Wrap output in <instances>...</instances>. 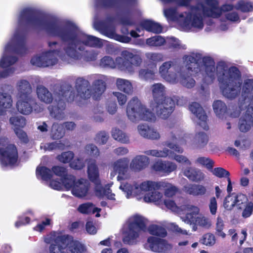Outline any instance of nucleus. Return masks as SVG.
Wrapping results in <instances>:
<instances>
[{
	"mask_svg": "<svg viewBox=\"0 0 253 253\" xmlns=\"http://www.w3.org/2000/svg\"><path fill=\"white\" fill-rule=\"evenodd\" d=\"M18 26L9 41L5 44L2 56L0 60V80L11 76L15 69L12 65L17 58L14 53L23 54L26 47L24 44L25 34L21 27L28 25L35 29L44 30L51 36L59 37L64 42L63 50H58V43L48 42L50 50L33 56L31 63L38 67H46L57 63V56L63 61L71 63L79 59L80 53L85 46L101 47L104 41L96 37L80 32L73 24H60L50 22L42 16L35 14L31 8H25L19 12L17 18Z\"/></svg>",
	"mask_w": 253,
	"mask_h": 253,
	"instance_id": "obj_1",
	"label": "nucleus"
},
{
	"mask_svg": "<svg viewBox=\"0 0 253 253\" xmlns=\"http://www.w3.org/2000/svg\"><path fill=\"white\" fill-rule=\"evenodd\" d=\"M185 66H182L177 83H180L187 88H192L195 84V80L191 78L188 71L201 75L204 84H211L216 75L220 84L223 95L226 98L233 99L239 94L242 79L239 70L235 67L228 68L224 62H219L215 68L212 58L204 56L199 53H193L183 58Z\"/></svg>",
	"mask_w": 253,
	"mask_h": 253,
	"instance_id": "obj_2",
	"label": "nucleus"
},
{
	"mask_svg": "<svg viewBox=\"0 0 253 253\" xmlns=\"http://www.w3.org/2000/svg\"><path fill=\"white\" fill-rule=\"evenodd\" d=\"M205 4H199L190 10L178 13L175 8H167L164 10L165 16L169 21L176 22L184 31H199L204 27L203 16L216 18L223 11L233 9L234 6L226 4L219 8L216 0H204Z\"/></svg>",
	"mask_w": 253,
	"mask_h": 253,
	"instance_id": "obj_3",
	"label": "nucleus"
},
{
	"mask_svg": "<svg viewBox=\"0 0 253 253\" xmlns=\"http://www.w3.org/2000/svg\"><path fill=\"white\" fill-rule=\"evenodd\" d=\"M189 137V134H185L183 131L178 127L173 128L168 135V139L164 143V145L169 147H164L162 149H149L145 151L144 154L147 156L154 157L173 159L179 164L185 166H190L192 165L191 161L186 156L178 155L175 152L181 154L183 149L180 147L177 143L180 145L186 144V139Z\"/></svg>",
	"mask_w": 253,
	"mask_h": 253,
	"instance_id": "obj_4",
	"label": "nucleus"
},
{
	"mask_svg": "<svg viewBox=\"0 0 253 253\" xmlns=\"http://www.w3.org/2000/svg\"><path fill=\"white\" fill-rule=\"evenodd\" d=\"M241 96L239 100L241 110L248 109L244 116L240 119L239 128L241 131L246 132L253 127V80L246 79L241 86Z\"/></svg>",
	"mask_w": 253,
	"mask_h": 253,
	"instance_id": "obj_5",
	"label": "nucleus"
},
{
	"mask_svg": "<svg viewBox=\"0 0 253 253\" xmlns=\"http://www.w3.org/2000/svg\"><path fill=\"white\" fill-rule=\"evenodd\" d=\"M135 53L134 50L123 51L121 57L116 58L115 61L110 56H104L100 60V66L106 68L118 67L121 70L133 74L135 68L140 66L142 62L141 57Z\"/></svg>",
	"mask_w": 253,
	"mask_h": 253,
	"instance_id": "obj_6",
	"label": "nucleus"
},
{
	"mask_svg": "<svg viewBox=\"0 0 253 253\" xmlns=\"http://www.w3.org/2000/svg\"><path fill=\"white\" fill-rule=\"evenodd\" d=\"M150 91L156 105L155 111L157 115L162 119H167L174 109V101L171 98L166 96L167 88L162 83L151 85Z\"/></svg>",
	"mask_w": 253,
	"mask_h": 253,
	"instance_id": "obj_7",
	"label": "nucleus"
},
{
	"mask_svg": "<svg viewBox=\"0 0 253 253\" xmlns=\"http://www.w3.org/2000/svg\"><path fill=\"white\" fill-rule=\"evenodd\" d=\"M75 99V93L72 90V86L70 84L63 85L59 89V92L55 93L54 99L57 106L48 107L50 116L58 120H63L65 118V101L71 102Z\"/></svg>",
	"mask_w": 253,
	"mask_h": 253,
	"instance_id": "obj_8",
	"label": "nucleus"
},
{
	"mask_svg": "<svg viewBox=\"0 0 253 253\" xmlns=\"http://www.w3.org/2000/svg\"><path fill=\"white\" fill-rule=\"evenodd\" d=\"M126 112L128 119L133 123L140 121H153L155 118L154 113L136 97L129 101Z\"/></svg>",
	"mask_w": 253,
	"mask_h": 253,
	"instance_id": "obj_9",
	"label": "nucleus"
},
{
	"mask_svg": "<svg viewBox=\"0 0 253 253\" xmlns=\"http://www.w3.org/2000/svg\"><path fill=\"white\" fill-rule=\"evenodd\" d=\"M87 173L88 179L95 185V193L99 198L106 197L111 200H115V194L106 187H104L99 178V169L95 160H87Z\"/></svg>",
	"mask_w": 253,
	"mask_h": 253,
	"instance_id": "obj_10",
	"label": "nucleus"
},
{
	"mask_svg": "<svg viewBox=\"0 0 253 253\" xmlns=\"http://www.w3.org/2000/svg\"><path fill=\"white\" fill-rule=\"evenodd\" d=\"M145 228L144 219L139 215L130 216L124 225L123 229V240L125 244H132Z\"/></svg>",
	"mask_w": 253,
	"mask_h": 253,
	"instance_id": "obj_11",
	"label": "nucleus"
},
{
	"mask_svg": "<svg viewBox=\"0 0 253 253\" xmlns=\"http://www.w3.org/2000/svg\"><path fill=\"white\" fill-rule=\"evenodd\" d=\"M54 243L50 247V253H83L85 251L84 246L78 241L73 240L70 237L66 236H58L52 239Z\"/></svg>",
	"mask_w": 253,
	"mask_h": 253,
	"instance_id": "obj_12",
	"label": "nucleus"
},
{
	"mask_svg": "<svg viewBox=\"0 0 253 253\" xmlns=\"http://www.w3.org/2000/svg\"><path fill=\"white\" fill-rule=\"evenodd\" d=\"M7 144V139L0 138V162L2 167L14 165L17 162L18 154L15 146L13 144Z\"/></svg>",
	"mask_w": 253,
	"mask_h": 253,
	"instance_id": "obj_13",
	"label": "nucleus"
},
{
	"mask_svg": "<svg viewBox=\"0 0 253 253\" xmlns=\"http://www.w3.org/2000/svg\"><path fill=\"white\" fill-rule=\"evenodd\" d=\"M110 170L111 178L113 179L118 174V181L128 179L132 175L129 160L126 158H121L113 162L111 165Z\"/></svg>",
	"mask_w": 253,
	"mask_h": 253,
	"instance_id": "obj_14",
	"label": "nucleus"
},
{
	"mask_svg": "<svg viewBox=\"0 0 253 253\" xmlns=\"http://www.w3.org/2000/svg\"><path fill=\"white\" fill-rule=\"evenodd\" d=\"M181 68L182 66L176 65L173 61H166L160 66L159 74L166 81L175 84L177 83Z\"/></svg>",
	"mask_w": 253,
	"mask_h": 253,
	"instance_id": "obj_15",
	"label": "nucleus"
},
{
	"mask_svg": "<svg viewBox=\"0 0 253 253\" xmlns=\"http://www.w3.org/2000/svg\"><path fill=\"white\" fill-rule=\"evenodd\" d=\"M16 108L17 111L23 115H30L33 111L41 113L43 111V106L37 103L33 96L17 98Z\"/></svg>",
	"mask_w": 253,
	"mask_h": 253,
	"instance_id": "obj_16",
	"label": "nucleus"
},
{
	"mask_svg": "<svg viewBox=\"0 0 253 253\" xmlns=\"http://www.w3.org/2000/svg\"><path fill=\"white\" fill-rule=\"evenodd\" d=\"M149 183L150 180L143 181L140 184L123 182L121 184L120 188L126 194L127 198L136 197L140 199L142 191H149Z\"/></svg>",
	"mask_w": 253,
	"mask_h": 253,
	"instance_id": "obj_17",
	"label": "nucleus"
},
{
	"mask_svg": "<svg viewBox=\"0 0 253 253\" xmlns=\"http://www.w3.org/2000/svg\"><path fill=\"white\" fill-rule=\"evenodd\" d=\"M177 164L170 161L159 160L151 166V169L156 173L163 175H168L176 170Z\"/></svg>",
	"mask_w": 253,
	"mask_h": 253,
	"instance_id": "obj_18",
	"label": "nucleus"
},
{
	"mask_svg": "<svg viewBox=\"0 0 253 253\" xmlns=\"http://www.w3.org/2000/svg\"><path fill=\"white\" fill-rule=\"evenodd\" d=\"M152 189H163L164 190L163 195L167 198L172 197L178 192V188L175 186L166 181L150 180L149 191Z\"/></svg>",
	"mask_w": 253,
	"mask_h": 253,
	"instance_id": "obj_19",
	"label": "nucleus"
},
{
	"mask_svg": "<svg viewBox=\"0 0 253 253\" xmlns=\"http://www.w3.org/2000/svg\"><path fill=\"white\" fill-rule=\"evenodd\" d=\"M107 77L103 75H96L91 85V95L95 99H98L106 90Z\"/></svg>",
	"mask_w": 253,
	"mask_h": 253,
	"instance_id": "obj_20",
	"label": "nucleus"
},
{
	"mask_svg": "<svg viewBox=\"0 0 253 253\" xmlns=\"http://www.w3.org/2000/svg\"><path fill=\"white\" fill-rule=\"evenodd\" d=\"M145 248L154 252H163L171 248L170 245L166 242L155 237H150L147 239L144 245Z\"/></svg>",
	"mask_w": 253,
	"mask_h": 253,
	"instance_id": "obj_21",
	"label": "nucleus"
},
{
	"mask_svg": "<svg viewBox=\"0 0 253 253\" xmlns=\"http://www.w3.org/2000/svg\"><path fill=\"white\" fill-rule=\"evenodd\" d=\"M90 183L88 181L84 178H80L77 180L73 185L71 193L74 196L84 198L89 194Z\"/></svg>",
	"mask_w": 253,
	"mask_h": 253,
	"instance_id": "obj_22",
	"label": "nucleus"
},
{
	"mask_svg": "<svg viewBox=\"0 0 253 253\" xmlns=\"http://www.w3.org/2000/svg\"><path fill=\"white\" fill-rule=\"evenodd\" d=\"M75 87L78 95L83 99L89 98L91 96V88L89 82L83 77L76 79Z\"/></svg>",
	"mask_w": 253,
	"mask_h": 253,
	"instance_id": "obj_23",
	"label": "nucleus"
},
{
	"mask_svg": "<svg viewBox=\"0 0 253 253\" xmlns=\"http://www.w3.org/2000/svg\"><path fill=\"white\" fill-rule=\"evenodd\" d=\"M150 159L146 155H139L134 157L129 163L132 172H139L145 169L149 165Z\"/></svg>",
	"mask_w": 253,
	"mask_h": 253,
	"instance_id": "obj_24",
	"label": "nucleus"
},
{
	"mask_svg": "<svg viewBox=\"0 0 253 253\" xmlns=\"http://www.w3.org/2000/svg\"><path fill=\"white\" fill-rule=\"evenodd\" d=\"M189 110L195 116L196 121L204 129L207 128V116L201 106L197 102H193L189 106Z\"/></svg>",
	"mask_w": 253,
	"mask_h": 253,
	"instance_id": "obj_25",
	"label": "nucleus"
},
{
	"mask_svg": "<svg viewBox=\"0 0 253 253\" xmlns=\"http://www.w3.org/2000/svg\"><path fill=\"white\" fill-rule=\"evenodd\" d=\"M16 98L33 96L32 88L30 83L26 80L18 81L15 85Z\"/></svg>",
	"mask_w": 253,
	"mask_h": 253,
	"instance_id": "obj_26",
	"label": "nucleus"
},
{
	"mask_svg": "<svg viewBox=\"0 0 253 253\" xmlns=\"http://www.w3.org/2000/svg\"><path fill=\"white\" fill-rule=\"evenodd\" d=\"M152 189L147 191L143 197V201L148 203H152L160 207L163 206V193L157 190Z\"/></svg>",
	"mask_w": 253,
	"mask_h": 253,
	"instance_id": "obj_27",
	"label": "nucleus"
},
{
	"mask_svg": "<svg viewBox=\"0 0 253 253\" xmlns=\"http://www.w3.org/2000/svg\"><path fill=\"white\" fill-rule=\"evenodd\" d=\"M187 213L184 217L181 219L183 222L187 224L193 225L195 226V223L197 222L200 214V209L199 207L193 205H188L186 207Z\"/></svg>",
	"mask_w": 253,
	"mask_h": 253,
	"instance_id": "obj_28",
	"label": "nucleus"
},
{
	"mask_svg": "<svg viewBox=\"0 0 253 253\" xmlns=\"http://www.w3.org/2000/svg\"><path fill=\"white\" fill-rule=\"evenodd\" d=\"M183 173L189 180L196 182L203 181L206 177L205 173L201 170L191 167L183 169Z\"/></svg>",
	"mask_w": 253,
	"mask_h": 253,
	"instance_id": "obj_29",
	"label": "nucleus"
},
{
	"mask_svg": "<svg viewBox=\"0 0 253 253\" xmlns=\"http://www.w3.org/2000/svg\"><path fill=\"white\" fill-rule=\"evenodd\" d=\"M36 93L39 100L45 104H50L53 100L51 92L46 87L42 85L37 86Z\"/></svg>",
	"mask_w": 253,
	"mask_h": 253,
	"instance_id": "obj_30",
	"label": "nucleus"
},
{
	"mask_svg": "<svg viewBox=\"0 0 253 253\" xmlns=\"http://www.w3.org/2000/svg\"><path fill=\"white\" fill-rule=\"evenodd\" d=\"M183 190L186 193L194 196L204 195L207 192L206 187L201 184H188L184 186Z\"/></svg>",
	"mask_w": 253,
	"mask_h": 253,
	"instance_id": "obj_31",
	"label": "nucleus"
},
{
	"mask_svg": "<svg viewBox=\"0 0 253 253\" xmlns=\"http://www.w3.org/2000/svg\"><path fill=\"white\" fill-rule=\"evenodd\" d=\"M142 29L152 32L154 33H159L162 31V26L158 23L150 20L142 21L140 23Z\"/></svg>",
	"mask_w": 253,
	"mask_h": 253,
	"instance_id": "obj_32",
	"label": "nucleus"
},
{
	"mask_svg": "<svg viewBox=\"0 0 253 253\" xmlns=\"http://www.w3.org/2000/svg\"><path fill=\"white\" fill-rule=\"evenodd\" d=\"M117 88L125 93L130 95L133 92V87L131 82L128 80L118 78L116 80Z\"/></svg>",
	"mask_w": 253,
	"mask_h": 253,
	"instance_id": "obj_33",
	"label": "nucleus"
},
{
	"mask_svg": "<svg viewBox=\"0 0 253 253\" xmlns=\"http://www.w3.org/2000/svg\"><path fill=\"white\" fill-rule=\"evenodd\" d=\"M192 141L193 144L195 147L202 148L207 144L209 138L205 132H200L195 135Z\"/></svg>",
	"mask_w": 253,
	"mask_h": 253,
	"instance_id": "obj_34",
	"label": "nucleus"
},
{
	"mask_svg": "<svg viewBox=\"0 0 253 253\" xmlns=\"http://www.w3.org/2000/svg\"><path fill=\"white\" fill-rule=\"evenodd\" d=\"M12 105L13 99L11 94L7 92H0V106L4 112L11 108Z\"/></svg>",
	"mask_w": 253,
	"mask_h": 253,
	"instance_id": "obj_35",
	"label": "nucleus"
},
{
	"mask_svg": "<svg viewBox=\"0 0 253 253\" xmlns=\"http://www.w3.org/2000/svg\"><path fill=\"white\" fill-rule=\"evenodd\" d=\"M111 134L114 139L121 143H128L129 142V136L125 132L119 128H113Z\"/></svg>",
	"mask_w": 253,
	"mask_h": 253,
	"instance_id": "obj_36",
	"label": "nucleus"
},
{
	"mask_svg": "<svg viewBox=\"0 0 253 253\" xmlns=\"http://www.w3.org/2000/svg\"><path fill=\"white\" fill-rule=\"evenodd\" d=\"M10 124L13 130L23 128L26 125V119L21 116H14L9 119Z\"/></svg>",
	"mask_w": 253,
	"mask_h": 253,
	"instance_id": "obj_37",
	"label": "nucleus"
},
{
	"mask_svg": "<svg viewBox=\"0 0 253 253\" xmlns=\"http://www.w3.org/2000/svg\"><path fill=\"white\" fill-rule=\"evenodd\" d=\"M65 135L63 126L61 124L54 123L51 127L50 136L53 139H60Z\"/></svg>",
	"mask_w": 253,
	"mask_h": 253,
	"instance_id": "obj_38",
	"label": "nucleus"
},
{
	"mask_svg": "<svg viewBox=\"0 0 253 253\" xmlns=\"http://www.w3.org/2000/svg\"><path fill=\"white\" fill-rule=\"evenodd\" d=\"M156 73V66L155 65L154 69H141L139 70L138 72V77L141 80L144 81L154 80L155 79Z\"/></svg>",
	"mask_w": 253,
	"mask_h": 253,
	"instance_id": "obj_39",
	"label": "nucleus"
},
{
	"mask_svg": "<svg viewBox=\"0 0 253 253\" xmlns=\"http://www.w3.org/2000/svg\"><path fill=\"white\" fill-rule=\"evenodd\" d=\"M36 175L39 179L47 180L52 177V171L45 167L39 166L36 169Z\"/></svg>",
	"mask_w": 253,
	"mask_h": 253,
	"instance_id": "obj_40",
	"label": "nucleus"
},
{
	"mask_svg": "<svg viewBox=\"0 0 253 253\" xmlns=\"http://www.w3.org/2000/svg\"><path fill=\"white\" fill-rule=\"evenodd\" d=\"M78 210L83 213H94L97 212V213L96 214V216H100V214L98 212L100 211V209L95 208L93 205L90 203H87L80 205L78 208Z\"/></svg>",
	"mask_w": 253,
	"mask_h": 253,
	"instance_id": "obj_41",
	"label": "nucleus"
},
{
	"mask_svg": "<svg viewBox=\"0 0 253 253\" xmlns=\"http://www.w3.org/2000/svg\"><path fill=\"white\" fill-rule=\"evenodd\" d=\"M213 108L216 116L223 119L226 111V106L221 101L217 100L213 103Z\"/></svg>",
	"mask_w": 253,
	"mask_h": 253,
	"instance_id": "obj_42",
	"label": "nucleus"
},
{
	"mask_svg": "<svg viewBox=\"0 0 253 253\" xmlns=\"http://www.w3.org/2000/svg\"><path fill=\"white\" fill-rule=\"evenodd\" d=\"M166 39L161 36H155L148 38L146 41V43L149 46H160L164 45Z\"/></svg>",
	"mask_w": 253,
	"mask_h": 253,
	"instance_id": "obj_43",
	"label": "nucleus"
},
{
	"mask_svg": "<svg viewBox=\"0 0 253 253\" xmlns=\"http://www.w3.org/2000/svg\"><path fill=\"white\" fill-rule=\"evenodd\" d=\"M63 189L67 190H71L73 188V185L76 182L77 180L75 177L72 175L66 174L62 179Z\"/></svg>",
	"mask_w": 253,
	"mask_h": 253,
	"instance_id": "obj_44",
	"label": "nucleus"
},
{
	"mask_svg": "<svg viewBox=\"0 0 253 253\" xmlns=\"http://www.w3.org/2000/svg\"><path fill=\"white\" fill-rule=\"evenodd\" d=\"M164 205L168 209L174 212L179 213L182 210L180 207L177 206L173 200L169 198L163 199V206Z\"/></svg>",
	"mask_w": 253,
	"mask_h": 253,
	"instance_id": "obj_45",
	"label": "nucleus"
},
{
	"mask_svg": "<svg viewBox=\"0 0 253 253\" xmlns=\"http://www.w3.org/2000/svg\"><path fill=\"white\" fill-rule=\"evenodd\" d=\"M166 45L169 48L180 49L183 48L180 42L173 37H168L166 39Z\"/></svg>",
	"mask_w": 253,
	"mask_h": 253,
	"instance_id": "obj_46",
	"label": "nucleus"
},
{
	"mask_svg": "<svg viewBox=\"0 0 253 253\" xmlns=\"http://www.w3.org/2000/svg\"><path fill=\"white\" fill-rule=\"evenodd\" d=\"M235 207L238 209H243L248 203L247 197L244 194L236 195Z\"/></svg>",
	"mask_w": 253,
	"mask_h": 253,
	"instance_id": "obj_47",
	"label": "nucleus"
},
{
	"mask_svg": "<svg viewBox=\"0 0 253 253\" xmlns=\"http://www.w3.org/2000/svg\"><path fill=\"white\" fill-rule=\"evenodd\" d=\"M196 225L208 229L211 226V221L209 217L201 214L197 219V222L195 223Z\"/></svg>",
	"mask_w": 253,
	"mask_h": 253,
	"instance_id": "obj_48",
	"label": "nucleus"
},
{
	"mask_svg": "<svg viewBox=\"0 0 253 253\" xmlns=\"http://www.w3.org/2000/svg\"><path fill=\"white\" fill-rule=\"evenodd\" d=\"M148 231L151 234L164 237L166 235L165 229L157 225H152L149 228Z\"/></svg>",
	"mask_w": 253,
	"mask_h": 253,
	"instance_id": "obj_49",
	"label": "nucleus"
},
{
	"mask_svg": "<svg viewBox=\"0 0 253 253\" xmlns=\"http://www.w3.org/2000/svg\"><path fill=\"white\" fill-rule=\"evenodd\" d=\"M201 242L206 246H212L216 242L215 237L211 233H207L203 236Z\"/></svg>",
	"mask_w": 253,
	"mask_h": 253,
	"instance_id": "obj_50",
	"label": "nucleus"
},
{
	"mask_svg": "<svg viewBox=\"0 0 253 253\" xmlns=\"http://www.w3.org/2000/svg\"><path fill=\"white\" fill-rule=\"evenodd\" d=\"M236 199V195L235 194L227 196L223 203L224 208L227 210H231L233 207H235Z\"/></svg>",
	"mask_w": 253,
	"mask_h": 253,
	"instance_id": "obj_51",
	"label": "nucleus"
},
{
	"mask_svg": "<svg viewBox=\"0 0 253 253\" xmlns=\"http://www.w3.org/2000/svg\"><path fill=\"white\" fill-rule=\"evenodd\" d=\"M224 227V224L223 219L220 217H217L215 227L216 234L222 238H224L226 237V234L222 231Z\"/></svg>",
	"mask_w": 253,
	"mask_h": 253,
	"instance_id": "obj_52",
	"label": "nucleus"
},
{
	"mask_svg": "<svg viewBox=\"0 0 253 253\" xmlns=\"http://www.w3.org/2000/svg\"><path fill=\"white\" fill-rule=\"evenodd\" d=\"M195 163L205 166L208 169H211L213 166V162L207 157H200L195 161Z\"/></svg>",
	"mask_w": 253,
	"mask_h": 253,
	"instance_id": "obj_53",
	"label": "nucleus"
},
{
	"mask_svg": "<svg viewBox=\"0 0 253 253\" xmlns=\"http://www.w3.org/2000/svg\"><path fill=\"white\" fill-rule=\"evenodd\" d=\"M85 151L87 154L94 158L98 157L100 154L97 147L92 144L87 145L85 147Z\"/></svg>",
	"mask_w": 253,
	"mask_h": 253,
	"instance_id": "obj_54",
	"label": "nucleus"
},
{
	"mask_svg": "<svg viewBox=\"0 0 253 253\" xmlns=\"http://www.w3.org/2000/svg\"><path fill=\"white\" fill-rule=\"evenodd\" d=\"M235 8L243 12H248L253 10V5L252 3H245L243 1H240L235 6Z\"/></svg>",
	"mask_w": 253,
	"mask_h": 253,
	"instance_id": "obj_55",
	"label": "nucleus"
},
{
	"mask_svg": "<svg viewBox=\"0 0 253 253\" xmlns=\"http://www.w3.org/2000/svg\"><path fill=\"white\" fill-rule=\"evenodd\" d=\"M146 58L151 62H160L163 60V55L159 53L147 52L145 53Z\"/></svg>",
	"mask_w": 253,
	"mask_h": 253,
	"instance_id": "obj_56",
	"label": "nucleus"
},
{
	"mask_svg": "<svg viewBox=\"0 0 253 253\" xmlns=\"http://www.w3.org/2000/svg\"><path fill=\"white\" fill-rule=\"evenodd\" d=\"M74 153L71 151H68L62 153L60 155L58 156V160L63 163H67L70 162V161L74 157Z\"/></svg>",
	"mask_w": 253,
	"mask_h": 253,
	"instance_id": "obj_57",
	"label": "nucleus"
},
{
	"mask_svg": "<svg viewBox=\"0 0 253 253\" xmlns=\"http://www.w3.org/2000/svg\"><path fill=\"white\" fill-rule=\"evenodd\" d=\"M146 138L151 140H159L161 138L159 132L155 128L150 127Z\"/></svg>",
	"mask_w": 253,
	"mask_h": 253,
	"instance_id": "obj_58",
	"label": "nucleus"
},
{
	"mask_svg": "<svg viewBox=\"0 0 253 253\" xmlns=\"http://www.w3.org/2000/svg\"><path fill=\"white\" fill-rule=\"evenodd\" d=\"M212 172L215 176L222 178L228 176L230 174L229 172L222 168H216L212 169Z\"/></svg>",
	"mask_w": 253,
	"mask_h": 253,
	"instance_id": "obj_59",
	"label": "nucleus"
},
{
	"mask_svg": "<svg viewBox=\"0 0 253 253\" xmlns=\"http://www.w3.org/2000/svg\"><path fill=\"white\" fill-rule=\"evenodd\" d=\"M150 126L146 124H140L137 127V132L142 137L145 138L147 136L148 132L149 130Z\"/></svg>",
	"mask_w": 253,
	"mask_h": 253,
	"instance_id": "obj_60",
	"label": "nucleus"
},
{
	"mask_svg": "<svg viewBox=\"0 0 253 253\" xmlns=\"http://www.w3.org/2000/svg\"><path fill=\"white\" fill-rule=\"evenodd\" d=\"M108 137V135L106 132L101 131L96 135L95 140L97 143L100 144H104L107 141Z\"/></svg>",
	"mask_w": 253,
	"mask_h": 253,
	"instance_id": "obj_61",
	"label": "nucleus"
},
{
	"mask_svg": "<svg viewBox=\"0 0 253 253\" xmlns=\"http://www.w3.org/2000/svg\"><path fill=\"white\" fill-rule=\"evenodd\" d=\"M72 168L75 169H81L84 167V163L83 159H75L71 164Z\"/></svg>",
	"mask_w": 253,
	"mask_h": 253,
	"instance_id": "obj_62",
	"label": "nucleus"
},
{
	"mask_svg": "<svg viewBox=\"0 0 253 253\" xmlns=\"http://www.w3.org/2000/svg\"><path fill=\"white\" fill-rule=\"evenodd\" d=\"M17 137L21 141L27 143L28 141V138L26 133L21 128L14 130Z\"/></svg>",
	"mask_w": 253,
	"mask_h": 253,
	"instance_id": "obj_63",
	"label": "nucleus"
},
{
	"mask_svg": "<svg viewBox=\"0 0 253 253\" xmlns=\"http://www.w3.org/2000/svg\"><path fill=\"white\" fill-rule=\"evenodd\" d=\"M113 94L117 98L120 105L122 106L126 104L127 100L126 95L120 92H113Z\"/></svg>",
	"mask_w": 253,
	"mask_h": 253,
	"instance_id": "obj_64",
	"label": "nucleus"
}]
</instances>
